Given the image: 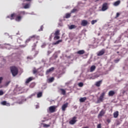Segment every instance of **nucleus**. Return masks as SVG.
Segmentation results:
<instances>
[{"label":"nucleus","instance_id":"nucleus-43","mask_svg":"<svg viewBox=\"0 0 128 128\" xmlns=\"http://www.w3.org/2000/svg\"><path fill=\"white\" fill-rule=\"evenodd\" d=\"M118 16H120V14L118 12H117L116 18H118Z\"/></svg>","mask_w":128,"mask_h":128},{"label":"nucleus","instance_id":"nucleus-7","mask_svg":"<svg viewBox=\"0 0 128 128\" xmlns=\"http://www.w3.org/2000/svg\"><path fill=\"white\" fill-rule=\"evenodd\" d=\"M54 40H60V30H57L54 33Z\"/></svg>","mask_w":128,"mask_h":128},{"label":"nucleus","instance_id":"nucleus-29","mask_svg":"<svg viewBox=\"0 0 128 128\" xmlns=\"http://www.w3.org/2000/svg\"><path fill=\"white\" fill-rule=\"evenodd\" d=\"M43 126H44V128H50V125L46 124H43Z\"/></svg>","mask_w":128,"mask_h":128},{"label":"nucleus","instance_id":"nucleus-1","mask_svg":"<svg viewBox=\"0 0 128 128\" xmlns=\"http://www.w3.org/2000/svg\"><path fill=\"white\" fill-rule=\"evenodd\" d=\"M26 14V12L24 11H20L18 12V13H12L10 16H7L8 18H10V20H14L16 22H20L22 19V16H24Z\"/></svg>","mask_w":128,"mask_h":128},{"label":"nucleus","instance_id":"nucleus-44","mask_svg":"<svg viewBox=\"0 0 128 128\" xmlns=\"http://www.w3.org/2000/svg\"><path fill=\"white\" fill-rule=\"evenodd\" d=\"M50 54H52V51H48V56H49Z\"/></svg>","mask_w":128,"mask_h":128},{"label":"nucleus","instance_id":"nucleus-9","mask_svg":"<svg viewBox=\"0 0 128 128\" xmlns=\"http://www.w3.org/2000/svg\"><path fill=\"white\" fill-rule=\"evenodd\" d=\"M88 24V20H82L81 22V26H86Z\"/></svg>","mask_w":128,"mask_h":128},{"label":"nucleus","instance_id":"nucleus-13","mask_svg":"<svg viewBox=\"0 0 128 128\" xmlns=\"http://www.w3.org/2000/svg\"><path fill=\"white\" fill-rule=\"evenodd\" d=\"M106 114V112L104 110H102L100 114L98 115V118H101V116H102L104 114Z\"/></svg>","mask_w":128,"mask_h":128},{"label":"nucleus","instance_id":"nucleus-37","mask_svg":"<svg viewBox=\"0 0 128 128\" xmlns=\"http://www.w3.org/2000/svg\"><path fill=\"white\" fill-rule=\"evenodd\" d=\"M3 80H4V78L0 77V84H2V82Z\"/></svg>","mask_w":128,"mask_h":128},{"label":"nucleus","instance_id":"nucleus-45","mask_svg":"<svg viewBox=\"0 0 128 128\" xmlns=\"http://www.w3.org/2000/svg\"><path fill=\"white\" fill-rule=\"evenodd\" d=\"M107 122H108V124H110V120L108 119L107 120Z\"/></svg>","mask_w":128,"mask_h":128},{"label":"nucleus","instance_id":"nucleus-28","mask_svg":"<svg viewBox=\"0 0 128 128\" xmlns=\"http://www.w3.org/2000/svg\"><path fill=\"white\" fill-rule=\"evenodd\" d=\"M24 8H30V4H25V6H24Z\"/></svg>","mask_w":128,"mask_h":128},{"label":"nucleus","instance_id":"nucleus-49","mask_svg":"<svg viewBox=\"0 0 128 128\" xmlns=\"http://www.w3.org/2000/svg\"><path fill=\"white\" fill-rule=\"evenodd\" d=\"M117 54H120V52H117Z\"/></svg>","mask_w":128,"mask_h":128},{"label":"nucleus","instance_id":"nucleus-41","mask_svg":"<svg viewBox=\"0 0 128 128\" xmlns=\"http://www.w3.org/2000/svg\"><path fill=\"white\" fill-rule=\"evenodd\" d=\"M62 74H58V76H57L58 78H62Z\"/></svg>","mask_w":128,"mask_h":128},{"label":"nucleus","instance_id":"nucleus-35","mask_svg":"<svg viewBox=\"0 0 128 128\" xmlns=\"http://www.w3.org/2000/svg\"><path fill=\"white\" fill-rule=\"evenodd\" d=\"M28 60H34V58L32 56H28L27 57Z\"/></svg>","mask_w":128,"mask_h":128},{"label":"nucleus","instance_id":"nucleus-19","mask_svg":"<svg viewBox=\"0 0 128 128\" xmlns=\"http://www.w3.org/2000/svg\"><path fill=\"white\" fill-rule=\"evenodd\" d=\"M86 100V97L81 98L80 99V102H84Z\"/></svg>","mask_w":128,"mask_h":128},{"label":"nucleus","instance_id":"nucleus-42","mask_svg":"<svg viewBox=\"0 0 128 128\" xmlns=\"http://www.w3.org/2000/svg\"><path fill=\"white\" fill-rule=\"evenodd\" d=\"M10 81H8L6 83V86H8V84H10Z\"/></svg>","mask_w":128,"mask_h":128},{"label":"nucleus","instance_id":"nucleus-25","mask_svg":"<svg viewBox=\"0 0 128 128\" xmlns=\"http://www.w3.org/2000/svg\"><path fill=\"white\" fill-rule=\"evenodd\" d=\"M42 92H40L37 94V98H42Z\"/></svg>","mask_w":128,"mask_h":128},{"label":"nucleus","instance_id":"nucleus-20","mask_svg":"<svg viewBox=\"0 0 128 128\" xmlns=\"http://www.w3.org/2000/svg\"><path fill=\"white\" fill-rule=\"evenodd\" d=\"M60 90L62 94H63V96H66V92L64 89L60 88Z\"/></svg>","mask_w":128,"mask_h":128},{"label":"nucleus","instance_id":"nucleus-12","mask_svg":"<svg viewBox=\"0 0 128 128\" xmlns=\"http://www.w3.org/2000/svg\"><path fill=\"white\" fill-rule=\"evenodd\" d=\"M114 94H116V92L114 90H110L108 94V96H114Z\"/></svg>","mask_w":128,"mask_h":128},{"label":"nucleus","instance_id":"nucleus-22","mask_svg":"<svg viewBox=\"0 0 128 128\" xmlns=\"http://www.w3.org/2000/svg\"><path fill=\"white\" fill-rule=\"evenodd\" d=\"M32 78L30 77L26 79V84H28L30 82H32Z\"/></svg>","mask_w":128,"mask_h":128},{"label":"nucleus","instance_id":"nucleus-8","mask_svg":"<svg viewBox=\"0 0 128 128\" xmlns=\"http://www.w3.org/2000/svg\"><path fill=\"white\" fill-rule=\"evenodd\" d=\"M108 3L105 2V3L103 4L102 6V12H104L105 10H108Z\"/></svg>","mask_w":128,"mask_h":128},{"label":"nucleus","instance_id":"nucleus-24","mask_svg":"<svg viewBox=\"0 0 128 128\" xmlns=\"http://www.w3.org/2000/svg\"><path fill=\"white\" fill-rule=\"evenodd\" d=\"M76 28V26L72 24L69 27V28L70 30H73V28Z\"/></svg>","mask_w":128,"mask_h":128},{"label":"nucleus","instance_id":"nucleus-47","mask_svg":"<svg viewBox=\"0 0 128 128\" xmlns=\"http://www.w3.org/2000/svg\"><path fill=\"white\" fill-rule=\"evenodd\" d=\"M34 46H36V44H34Z\"/></svg>","mask_w":128,"mask_h":128},{"label":"nucleus","instance_id":"nucleus-50","mask_svg":"<svg viewBox=\"0 0 128 128\" xmlns=\"http://www.w3.org/2000/svg\"><path fill=\"white\" fill-rule=\"evenodd\" d=\"M51 36H52V34H51Z\"/></svg>","mask_w":128,"mask_h":128},{"label":"nucleus","instance_id":"nucleus-14","mask_svg":"<svg viewBox=\"0 0 128 128\" xmlns=\"http://www.w3.org/2000/svg\"><path fill=\"white\" fill-rule=\"evenodd\" d=\"M1 104L2 106H10V103L6 102V101H2L1 102Z\"/></svg>","mask_w":128,"mask_h":128},{"label":"nucleus","instance_id":"nucleus-27","mask_svg":"<svg viewBox=\"0 0 128 128\" xmlns=\"http://www.w3.org/2000/svg\"><path fill=\"white\" fill-rule=\"evenodd\" d=\"M32 72L34 74H38V70H36V68H34L32 70Z\"/></svg>","mask_w":128,"mask_h":128},{"label":"nucleus","instance_id":"nucleus-26","mask_svg":"<svg viewBox=\"0 0 128 128\" xmlns=\"http://www.w3.org/2000/svg\"><path fill=\"white\" fill-rule=\"evenodd\" d=\"M62 42V40H58V41H56V42L54 43V44L56 45V44H60V42Z\"/></svg>","mask_w":128,"mask_h":128},{"label":"nucleus","instance_id":"nucleus-17","mask_svg":"<svg viewBox=\"0 0 128 128\" xmlns=\"http://www.w3.org/2000/svg\"><path fill=\"white\" fill-rule=\"evenodd\" d=\"M86 52L84 51V50H78L76 52V54H84Z\"/></svg>","mask_w":128,"mask_h":128},{"label":"nucleus","instance_id":"nucleus-18","mask_svg":"<svg viewBox=\"0 0 128 128\" xmlns=\"http://www.w3.org/2000/svg\"><path fill=\"white\" fill-rule=\"evenodd\" d=\"M96 66L94 65L92 66L90 68V72H94V70H96Z\"/></svg>","mask_w":128,"mask_h":128},{"label":"nucleus","instance_id":"nucleus-39","mask_svg":"<svg viewBox=\"0 0 128 128\" xmlns=\"http://www.w3.org/2000/svg\"><path fill=\"white\" fill-rule=\"evenodd\" d=\"M97 128H102V124H98L97 126Z\"/></svg>","mask_w":128,"mask_h":128},{"label":"nucleus","instance_id":"nucleus-48","mask_svg":"<svg viewBox=\"0 0 128 128\" xmlns=\"http://www.w3.org/2000/svg\"><path fill=\"white\" fill-rule=\"evenodd\" d=\"M100 0H96L95 2H98Z\"/></svg>","mask_w":128,"mask_h":128},{"label":"nucleus","instance_id":"nucleus-6","mask_svg":"<svg viewBox=\"0 0 128 128\" xmlns=\"http://www.w3.org/2000/svg\"><path fill=\"white\" fill-rule=\"evenodd\" d=\"M76 116H74L72 119L69 122L70 124L74 125L76 122H78V120H76Z\"/></svg>","mask_w":128,"mask_h":128},{"label":"nucleus","instance_id":"nucleus-40","mask_svg":"<svg viewBox=\"0 0 128 128\" xmlns=\"http://www.w3.org/2000/svg\"><path fill=\"white\" fill-rule=\"evenodd\" d=\"M4 94V92L2 90H0V96H2Z\"/></svg>","mask_w":128,"mask_h":128},{"label":"nucleus","instance_id":"nucleus-10","mask_svg":"<svg viewBox=\"0 0 128 128\" xmlns=\"http://www.w3.org/2000/svg\"><path fill=\"white\" fill-rule=\"evenodd\" d=\"M104 52H106V50H104V49H102L101 50L98 52L97 56H100L104 54Z\"/></svg>","mask_w":128,"mask_h":128},{"label":"nucleus","instance_id":"nucleus-46","mask_svg":"<svg viewBox=\"0 0 128 128\" xmlns=\"http://www.w3.org/2000/svg\"><path fill=\"white\" fill-rule=\"evenodd\" d=\"M26 1V2H32V0H24V2Z\"/></svg>","mask_w":128,"mask_h":128},{"label":"nucleus","instance_id":"nucleus-11","mask_svg":"<svg viewBox=\"0 0 128 128\" xmlns=\"http://www.w3.org/2000/svg\"><path fill=\"white\" fill-rule=\"evenodd\" d=\"M54 68L52 67L48 70L46 72V74H48L50 72H54Z\"/></svg>","mask_w":128,"mask_h":128},{"label":"nucleus","instance_id":"nucleus-3","mask_svg":"<svg viewBox=\"0 0 128 128\" xmlns=\"http://www.w3.org/2000/svg\"><path fill=\"white\" fill-rule=\"evenodd\" d=\"M10 72L12 74V76H16L18 74V68L12 66L10 68Z\"/></svg>","mask_w":128,"mask_h":128},{"label":"nucleus","instance_id":"nucleus-4","mask_svg":"<svg viewBox=\"0 0 128 128\" xmlns=\"http://www.w3.org/2000/svg\"><path fill=\"white\" fill-rule=\"evenodd\" d=\"M56 108H58V106H53L49 107L48 112H50L51 114H52V112H56Z\"/></svg>","mask_w":128,"mask_h":128},{"label":"nucleus","instance_id":"nucleus-16","mask_svg":"<svg viewBox=\"0 0 128 128\" xmlns=\"http://www.w3.org/2000/svg\"><path fill=\"white\" fill-rule=\"evenodd\" d=\"M102 82V80L96 82L95 84V86L98 87L100 86Z\"/></svg>","mask_w":128,"mask_h":128},{"label":"nucleus","instance_id":"nucleus-30","mask_svg":"<svg viewBox=\"0 0 128 128\" xmlns=\"http://www.w3.org/2000/svg\"><path fill=\"white\" fill-rule=\"evenodd\" d=\"M70 18V14H66V18Z\"/></svg>","mask_w":128,"mask_h":128},{"label":"nucleus","instance_id":"nucleus-36","mask_svg":"<svg viewBox=\"0 0 128 128\" xmlns=\"http://www.w3.org/2000/svg\"><path fill=\"white\" fill-rule=\"evenodd\" d=\"M120 59H116V60H114V62L116 64H118V62H120Z\"/></svg>","mask_w":128,"mask_h":128},{"label":"nucleus","instance_id":"nucleus-21","mask_svg":"<svg viewBox=\"0 0 128 128\" xmlns=\"http://www.w3.org/2000/svg\"><path fill=\"white\" fill-rule=\"evenodd\" d=\"M113 116H114V118H116L118 116V111L114 112Z\"/></svg>","mask_w":128,"mask_h":128},{"label":"nucleus","instance_id":"nucleus-23","mask_svg":"<svg viewBox=\"0 0 128 128\" xmlns=\"http://www.w3.org/2000/svg\"><path fill=\"white\" fill-rule=\"evenodd\" d=\"M120 4V0H118L116 2L114 5L115 6H118Z\"/></svg>","mask_w":128,"mask_h":128},{"label":"nucleus","instance_id":"nucleus-2","mask_svg":"<svg viewBox=\"0 0 128 128\" xmlns=\"http://www.w3.org/2000/svg\"><path fill=\"white\" fill-rule=\"evenodd\" d=\"M40 40V36L36 35H32L30 36L28 39L26 40V44H28L30 40Z\"/></svg>","mask_w":128,"mask_h":128},{"label":"nucleus","instance_id":"nucleus-51","mask_svg":"<svg viewBox=\"0 0 128 128\" xmlns=\"http://www.w3.org/2000/svg\"><path fill=\"white\" fill-rule=\"evenodd\" d=\"M36 44H38V41H36Z\"/></svg>","mask_w":128,"mask_h":128},{"label":"nucleus","instance_id":"nucleus-31","mask_svg":"<svg viewBox=\"0 0 128 128\" xmlns=\"http://www.w3.org/2000/svg\"><path fill=\"white\" fill-rule=\"evenodd\" d=\"M48 80L50 82H54V78L52 77L48 79Z\"/></svg>","mask_w":128,"mask_h":128},{"label":"nucleus","instance_id":"nucleus-38","mask_svg":"<svg viewBox=\"0 0 128 128\" xmlns=\"http://www.w3.org/2000/svg\"><path fill=\"white\" fill-rule=\"evenodd\" d=\"M44 30V26H40V30H39V32H40V30Z\"/></svg>","mask_w":128,"mask_h":128},{"label":"nucleus","instance_id":"nucleus-15","mask_svg":"<svg viewBox=\"0 0 128 128\" xmlns=\"http://www.w3.org/2000/svg\"><path fill=\"white\" fill-rule=\"evenodd\" d=\"M68 102L63 104L62 106V110H63V112H64V110H66V108L68 107Z\"/></svg>","mask_w":128,"mask_h":128},{"label":"nucleus","instance_id":"nucleus-34","mask_svg":"<svg viewBox=\"0 0 128 128\" xmlns=\"http://www.w3.org/2000/svg\"><path fill=\"white\" fill-rule=\"evenodd\" d=\"M78 10L76 8H74L71 11V14H74V12H77Z\"/></svg>","mask_w":128,"mask_h":128},{"label":"nucleus","instance_id":"nucleus-33","mask_svg":"<svg viewBox=\"0 0 128 128\" xmlns=\"http://www.w3.org/2000/svg\"><path fill=\"white\" fill-rule=\"evenodd\" d=\"M78 86H80V88H82V86H84V83L82 82H80L78 84Z\"/></svg>","mask_w":128,"mask_h":128},{"label":"nucleus","instance_id":"nucleus-32","mask_svg":"<svg viewBox=\"0 0 128 128\" xmlns=\"http://www.w3.org/2000/svg\"><path fill=\"white\" fill-rule=\"evenodd\" d=\"M96 22H98V20H92L91 22V24H92V25H94V24H95Z\"/></svg>","mask_w":128,"mask_h":128},{"label":"nucleus","instance_id":"nucleus-5","mask_svg":"<svg viewBox=\"0 0 128 128\" xmlns=\"http://www.w3.org/2000/svg\"><path fill=\"white\" fill-rule=\"evenodd\" d=\"M106 96V92H103L100 96L98 100V102H102L104 101V98Z\"/></svg>","mask_w":128,"mask_h":128}]
</instances>
